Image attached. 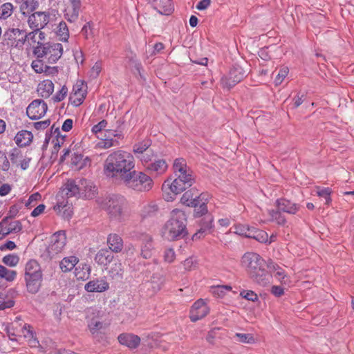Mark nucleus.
Listing matches in <instances>:
<instances>
[{"label": "nucleus", "mask_w": 354, "mask_h": 354, "mask_svg": "<svg viewBox=\"0 0 354 354\" xmlns=\"http://www.w3.org/2000/svg\"><path fill=\"white\" fill-rule=\"evenodd\" d=\"M88 182L86 178H77L69 179L63 184L57 194V203L54 209L57 214L62 216L64 219H70L73 214L72 204L68 203L67 198L86 196Z\"/></svg>", "instance_id": "1"}, {"label": "nucleus", "mask_w": 354, "mask_h": 354, "mask_svg": "<svg viewBox=\"0 0 354 354\" xmlns=\"http://www.w3.org/2000/svg\"><path fill=\"white\" fill-rule=\"evenodd\" d=\"M133 155L124 150L115 151L106 157L104 162V173L109 178L122 181L135 169Z\"/></svg>", "instance_id": "2"}, {"label": "nucleus", "mask_w": 354, "mask_h": 354, "mask_svg": "<svg viewBox=\"0 0 354 354\" xmlns=\"http://www.w3.org/2000/svg\"><path fill=\"white\" fill-rule=\"evenodd\" d=\"M95 203L105 209L113 219H123L129 215L128 201L121 194H109L105 196L98 197L95 200Z\"/></svg>", "instance_id": "3"}, {"label": "nucleus", "mask_w": 354, "mask_h": 354, "mask_svg": "<svg viewBox=\"0 0 354 354\" xmlns=\"http://www.w3.org/2000/svg\"><path fill=\"white\" fill-rule=\"evenodd\" d=\"M241 263L250 277L258 283L264 286L268 283L267 275L263 269L265 261L259 254L254 252H246L243 255Z\"/></svg>", "instance_id": "4"}, {"label": "nucleus", "mask_w": 354, "mask_h": 354, "mask_svg": "<svg viewBox=\"0 0 354 354\" xmlns=\"http://www.w3.org/2000/svg\"><path fill=\"white\" fill-rule=\"evenodd\" d=\"M24 280L28 292H39L43 281V273L40 264L35 259L29 260L25 265Z\"/></svg>", "instance_id": "5"}, {"label": "nucleus", "mask_w": 354, "mask_h": 354, "mask_svg": "<svg viewBox=\"0 0 354 354\" xmlns=\"http://www.w3.org/2000/svg\"><path fill=\"white\" fill-rule=\"evenodd\" d=\"M194 181L193 177L188 176L183 177L176 176V178L173 180L171 178L167 179L162 186L164 199L168 202L173 201L176 195L191 187Z\"/></svg>", "instance_id": "6"}, {"label": "nucleus", "mask_w": 354, "mask_h": 354, "mask_svg": "<svg viewBox=\"0 0 354 354\" xmlns=\"http://www.w3.org/2000/svg\"><path fill=\"white\" fill-rule=\"evenodd\" d=\"M106 125L107 122L103 120L92 128L93 133L99 140L95 144V148L109 149L119 145L115 138H120V135L115 130L105 129Z\"/></svg>", "instance_id": "7"}, {"label": "nucleus", "mask_w": 354, "mask_h": 354, "mask_svg": "<svg viewBox=\"0 0 354 354\" xmlns=\"http://www.w3.org/2000/svg\"><path fill=\"white\" fill-rule=\"evenodd\" d=\"M122 182L127 188L140 192L150 190L153 184L149 175L135 169Z\"/></svg>", "instance_id": "8"}, {"label": "nucleus", "mask_w": 354, "mask_h": 354, "mask_svg": "<svg viewBox=\"0 0 354 354\" xmlns=\"http://www.w3.org/2000/svg\"><path fill=\"white\" fill-rule=\"evenodd\" d=\"M4 44L11 48L22 50L26 42L25 30L9 28L3 34Z\"/></svg>", "instance_id": "9"}, {"label": "nucleus", "mask_w": 354, "mask_h": 354, "mask_svg": "<svg viewBox=\"0 0 354 354\" xmlns=\"http://www.w3.org/2000/svg\"><path fill=\"white\" fill-rule=\"evenodd\" d=\"M184 223H166L162 230V236L168 241L182 239L187 234Z\"/></svg>", "instance_id": "10"}, {"label": "nucleus", "mask_w": 354, "mask_h": 354, "mask_svg": "<svg viewBox=\"0 0 354 354\" xmlns=\"http://www.w3.org/2000/svg\"><path fill=\"white\" fill-rule=\"evenodd\" d=\"M66 243L65 232L59 231L55 232L50 238V243L47 248V252L50 258L60 253Z\"/></svg>", "instance_id": "11"}, {"label": "nucleus", "mask_w": 354, "mask_h": 354, "mask_svg": "<svg viewBox=\"0 0 354 354\" xmlns=\"http://www.w3.org/2000/svg\"><path fill=\"white\" fill-rule=\"evenodd\" d=\"M87 83L83 80H77L73 87L69 100L73 106H80L87 94Z\"/></svg>", "instance_id": "12"}, {"label": "nucleus", "mask_w": 354, "mask_h": 354, "mask_svg": "<svg viewBox=\"0 0 354 354\" xmlns=\"http://www.w3.org/2000/svg\"><path fill=\"white\" fill-rule=\"evenodd\" d=\"M48 106L46 103L40 99L33 100L26 109V114L28 117L36 120L42 118L46 113Z\"/></svg>", "instance_id": "13"}, {"label": "nucleus", "mask_w": 354, "mask_h": 354, "mask_svg": "<svg viewBox=\"0 0 354 354\" xmlns=\"http://www.w3.org/2000/svg\"><path fill=\"white\" fill-rule=\"evenodd\" d=\"M245 76L243 68L240 66H234L230 69L227 75L221 78L222 86L230 88L241 82Z\"/></svg>", "instance_id": "14"}, {"label": "nucleus", "mask_w": 354, "mask_h": 354, "mask_svg": "<svg viewBox=\"0 0 354 354\" xmlns=\"http://www.w3.org/2000/svg\"><path fill=\"white\" fill-rule=\"evenodd\" d=\"M49 21L50 15L46 12H35L28 19V24L31 29H42Z\"/></svg>", "instance_id": "15"}, {"label": "nucleus", "mask_w": 354, "mask_h": 354, "mask_svg": "<svg viewBox=\"0 0 354 354\" xmlns=\"http://www.w3.org/2000/svg\"><path fill=\"white\" fill-rule=\"evenodd\" d=\"M209 308L205 301L202 299L197 300L190 310V319L192 322H196L209 313Z\"/></svg>", "instance_id": "16"}, {"label": "nucleus", "mask_w": 354, "mask_h": 354, "mask_svg": "<svg viewBox=\"0 0 354 354\" xmlns=\"http://www.w3.org/2000/svg\"><path fill=\"white\" fill-rule=\"evenodd\" d=\"M203 199V196L195 188H192L183 194L180 202L186 206L196 207Z\"/></svg>", "instance_id": "17"}, {"label": "nucleus", "mask_w": 354, "mask_h": 354, "mask_svg": "<svg viewBox=\"0 0 354 354\" xmlns=\"http://www.w3.org/2000/svg\"><path fill=\"white\" fill-rule=\"evenodd\" d=\"M148 3L162 15H169L174 10V6L171 0H147Z\"/></svg>", "instance_id": "18"}, {"label": "nucleus", "mask_w": 354, "mask_h": 354, "mask_svg": "<svg viewBox=\"0 0 354 354\" xmlns=\"http://www.w3.org/2000/svg\"><path fill=\"white\" fill-rule=\"evenodd\" d=\"M63 46L59 43H47L46 59L50 64L55 63L62 55Z\"/></svg>", "instance_id": "19"}, {"label": "nucleus", "mask_w": 354, "mask_h": 354, "mask_svg": "<svg viewBox=\"0 0 354 354\" xmlns=\"http://www.w3.org/2000/svg\"><path fill=\"white\" fill-rule=\"evenodd\" d=\"M168 169V165L165 159L158 158L153 160L145 169L147 172L157 176H160L165 174Z\"/></svg>", "instance_id": "20"}, {"label": "nucleus", "mask_w": 354, "mask_h": 354, "mask_svg": "<svg viewBox=\"0 0 354 354\" xmlns=\"http://www.w3.org/2000/svg\"><path fill=\"white\" fill-rule=\"evenodd\" d=\"M80 5V0H69L65 8V17L68 21L72 22L77 19Z\"/></svg>", "instance_id": "21"}, {"label": "nucleus", "mask_w": 354, "mask_h": 354, "mask_svg": "<svg viewBox=\"0 0 354 354\" xmlns=\"http://www.w3.org/2000/svg\"><path fill=\"white\" fill-rule=\"evenodd\" d=\"M270 272H273L274 277L282 284L288 285L290 283V277L286 274L284 269L272 261L268 264Z\"/></svg>", "instance_id": "22"}, {"label": "nucleus", "mask_w": 354, "mask_h": 354, "mask_svg": "<svg viewBox=\"0 0 354 354\" xmlns=\"http://www.w3.org/2000/svg\"><path fill=\"white\" fill-rule=\"evenodd\" d=\"M118 339L120 344L129 348H135L140 343V338L132 333H122L118 336Z\"/></svg>", "instance_id": "23"}, {"label": "nucleus", "mask_w": 354, "mask_h": 354, "mask_svg": "<svg viewBox=\"0 0 354 354\" xmlns=\"http://www.w3.org/2000/svg\"><path fill=\"white\" fill-rule=\"evenodd\" d=\"M174 172L175 176H192V171L187 165L186 160L184 158H178L175 159L173 165Z\"/></svg>", "instance_id": "24"}, {"label": "nucleus", "mask_w": 354, "mask_h": 354, "mask_svg": "<svg viewBox=\"0 0 354 354\" xmlns=\"http://www.w3.org/2000/svg\"><path fill=\"white\" fill-rule=\"evenodd\" d=\"M114 257L108 250H100L95 257V262L102 266L105 270L108 269V266L113 261Z\"/></svg>", "instance_id": "25"}, {"label": "nucleus", "mask_w": 354, "mask_h": 354, "mask_svg": "<svg viewBox=\"0 0 354 354\" xmlns=\"http://www.w3.org/2000/svg\"><path fill=\"white\" fill-rule=\"evenodd\" d=\"M159 214L158 207L154 202H150L144 205L140 212V215L143 219L156 218Z\"/></svg>", "instance_id": "26"}, {"label": "nucleus", "mask_w": 354, "mask_h": 354, "mask_svg": "<svg viewBox=\"0 0 354 354\" xmlns=\"http://www.w3.org/2000/svg\"><path fill=\"white\" fill-rule=\"evenodd\" d=\"M140 250V254L144 259H149L153 256L154 247L150 236H144Z\"/></svg>", "instance_id": "27"}, {"label": "nucleus", "mask_w": 354, "mask_h": 354, "mask_svg": "<svg viewBox=\"0 0 354 354\" xmlns=\"http://www.w3.org/2000/svg\"><path fill=\"white\" fill-rule=\"evenodd\" d=\"M21 230V223H0V240L10 233H16Z\"/></svg>", "instance_id": "28"}, {"label": "nucleus", "mask_w": 354, "mask_h": 354, "mask_svg": "<svg viewBox=\"0 0 354 354\" xmlns=\"http://www.w3.org/2000/svg\"><path fill=\"white\" fill-rule=\"evenodd\" d=\"M109 288V283L104 277L90 281V292H103Z\"/></svg>", "instance_id": "29"}, {"label": "nucleus", "mask_w": 354, "mask_h": 354, "mask_svg": "<svg viewBox=\"0 0 354 354\" xmlns=\"http://www.w3.org/2000/svg\"><path fill=\"white\" fill-rule=\"evenodd\" d=\"M53 91L54 84L50 80H44L38 84L37 93L42 97L47 98L50 97Z\"/></svg>", "instance_id": "30"}, {"label": "nucleus", "mask_w": 354, "mask_h": 354, "mask_svg": "<svg viewBox=\"0 0 354 354\" xmlns=\"http://www.w3.org/2000/svg\"><path fill=\"white\" fill-rule=\"evenodd\" d=\"M107 244L109 248L113 252H120L123 248V241L122 238L116 234H111L109 235Z\"/></svg>", "instance_id": "31"}, {"label": "nucleus", "mask_w": 354, "mask_h": 354, "mask_svg": "<svg viewBox=\"0 0 354 354\" xmlns=\"http://www.w3.org/2000/svg\"><path fill=\"white\" fill-rule=\"evenodd\" d=\"M33 138L32 133L27 130L19 131L15 137V143L19 147H26L29 145Z\"/></svg>", "instance_id": "32"}, {"label": "nucleus", "mask_w": 354, "mask_h": 354, "mask_svg": "<svg viewBox=\"0 0 354 354\" xmlns=\"http://www.w3.org/2000/svg\"><path fill=\"white\" fill-rule=\"evenodd\" d=\"M20 332L27 340L30 346L37 347L39 345V341L35 337V334L30 325L25 324L21 328Z\"/></svg>", "instance_id": "33"}, {"label": "nucleus", "mask_w": 354, "mask_h": 354, "mask_svg": "<svg viewBox=\"0 0 354 354\" xmlns=\"http://www.w3.org/2000/svg\"><path fill=\"white\" fill-rule=\"evenodd\" d=\"M277 206L279 211L295 214L298 209L296 204L291 203L290 201L281 198L277 201Z\"/></svg>", "instance_id": "34"}, {"label": "nucleus", "mask_w": 354, "mask_h": 354, "mask_svg": "<svg viewBox=\"0 0 354 354\" xmlns=\"http://www.w3.org/2000/svg\"><path fill=\"white\" fill-rule=\"evenodd\" d=\"M77 262L78 259L75 256L65 257L60 261L59 267L62 272H67L72 270Z\"/></svg>", "instance_id": "35"}, {"label": "nucleus", "mask_w": 354, "mask_h": 354, "mask_svg": "<svg viewBox=\"0 0 354 354\" xmlns=\"http://www.w3.org/2000/svg\"><path fill=\"white\" fill-rule=\"evenodd\" d=\"M109 273L112 278H121L123 274V268L121 261L118 259H114L109 269Z\"/></svg>", "instance_id": "36"}, {"label": "nucleus", "mask_w": 354, "mask_h": 354, "mask_svg": "<svg viewBox=\"0 0 354 354\" xmlns=\"http://www.w3.org/2000/svg\"><path fill=\"white\" fill-rule=\"evenodd\" d=\"M151 142L149 140H142L133 145L132 151L135 155V157L138 158L139 156L149 150Z\"/></svg>", "instance_id": "37"}, {"label": "nucleus", "mask_w": 354, "mask_h": 354, "mask_svg": "<svg viewBox=\"0 0 354 354\" xmlns=\"http://www.w3.org/2000/svg\"><path fill=\"white\" fill-rule=\"evenodd\" d=\"M234 232L245 237H248V232H250V231H253L254 227H250L247 223H236L234 225Z\"/></svg>", "instance_id": "38"}, {"label": "nucleus", "mask_w": 354, "mask_h": 354, "mask_svg": "<svg viewBox=\"0 0 354 354\" xmlns=\"http://www.w3.org/2000/svg\"><path fill=\"white\" fill-rule=\"evenodd\" d=\"M154 156V151L149 149L136 158L140 162L142 165L146 169L147 166L153 161Z\"/></svg>", "instance_id": "39"}, {"label": "nucleus", "mask_w": 354, "mask_h": 354, "mask_svg": "<svg viewBox=\"0 0 354 354\" xmlns=\"http://www.w3.org/2000/svg\"><path fill=\"white\" fill-rule=\"evenodd\" d=\"M56 34L59 37V40L66 41L69 37L68 28L64 21L59 22L56 29Z\"/></svg>", "instance_id": "40"}, {"label": "nucleus", "mask_w": 354, "mask_h": 354, "mask_svg": "<svg viewBox=\"0 0 354 354\" xmlns=\"http://www.w3.org/2000/svg\"><path fill=\"white\" fill-rule=\"evenodd\" d=\"M248 232V238H252L261 243H266L268 241V236L266 232L257 230L255 227L253 231Z\"/></svg>", "instance_id": "41"}, {"label": "nucleus", "mask_w": 354, "mask_h": 354, "mask_svg": "<svg viewBox=\"0 0 354 354\" xmlns=\"http://www.w3.org/2000/svg\"><path fill=\"white\" fill-rule=\"evenodd\" d=\"M317 194L325 200V204L329 205L332 201L330 194L332 190L329 187H317Z\"/></svg>", "instance_id": "42"}, {"label": "nucleus", "mask_w": 354, "mask_h": 354, "mask_svg": "<svg viewBox=\"0 0 354 354\" xmlns=\"http://www.w3.org/2000/svg\"><path fill=\"white\" fill-rule=\"evenodd\" d=\"M16 277V271L9 270L5 266L0 265V278L4 279L7 281H12L15 279Z\"/></svg>", "instance_id": "43"}, {"label": "nucleus", "mask_w": 354, "mask_h": 354, "mask_svg": "<svg viewBox=\"0 0 354 354\" xmlns=\"http://www.w3.org/2000/svg\"><path fill=\"white\" fill-rule=\"evenodd\" d=\"M232 287L230 286H216L211 288V292L215 297H223L226 292H230Z\"/></svg>", "instance_id": "44"}, {"label": "nucleus", "mask_w": 354, "mask_h": 354, "mask_svg": "<svg viewBox=\"0 0 354 354\" xmlns=\"http://www.w3.org/2000/svg\"><path fill=\"white\" fill-rule=\"evenodd\" d=\"M15 304L12 299H10L5 293L0 292V310L12 308Z\"/></svg>", "instance_id": "45"}, {"label": "nucleus", "mask_w": 354, "mask_h": 354, "mask_svg": "<svg viewBox=\"0 0 354 354\" xmlns=\"http://www.w3.org/2000/svg\"><path fill=\"white\" fill-rule=\"evenodd\" d=\"M2 262L9 267H15L19 262V257L17 254H10L3 257Z\"/></svg>", "instance_id": "46"}, {"label": "nucleus", "mask_w": 354, "mask_h": 354, "mask_svg": "<svg viewBox=\"0 0 354 354\" xmlns=\"http://www.w3.org/2000/svg\"><path fill=\"white\" fill-rule=\"evenodd\" d=\"M13 10V6L10 3H5L0 6V19H6L9 17Z\"/></svg>", "instance_id": "47"}, {"label": "nucleus", "mask_w": 354, "mask_h": 354, "mask_svg": "<svg viewBox=\"0 0 354 354\" xmlns=\"http://www.w3.org/2000/svg\"><path fill=\"white\" fill-rule=\"evenodd\" d=\"M187 218L185 212L180 209H174L171 212L170 221H185Z\"/></svg>", "instance_id": "48"}, {"label": "nucleus", "mask_w": 354, "mask_h": 354, "mask_svg": "<svg viewBox=\"0 0 354 354\" xmlns=\"http://www.w3.org/2000/svg\"><path fill=\"white\" fill-rule=\"evenodd\" d=\"M236 340L241 343L244 344H254L255 339L252 334L250 333H236L234 335Z\"/></svg>", "instance_id": "49"}, {"label": "nucleus", "mask_w": 354, "mask_h": 354, "mask_svg": "<svg viewBox=\"0 0 354 354\" xmlns=\"http://www.w3.org/2000/svg\"><path fill=\"white\" fill-rule=\"evenodd\" d=\"M87 158L83 159V156L81 153L75 152L72 157V164L76 167V169H81L85 165V161Z\"/></svg>", "instance_id": "50"}, {"label": "nucleus", "mask_w": 354, "mask_h": 354, "mask_svg": "<svg viewBox=\"0 0 354 354\" xmlns=\"http://www.w3.org/2000/svg\"><path fill=\"white\" fill-rule=\"evenodd\" d=\"M75 274L78 280L86 281L88 279V267L85 266L81 268L80 266L75 268Z\"/></svg>", "instance_id": "51"}, {"label": "nucleus", "mask_w": 354, "mask_h": 354, "mask_svg": "<svg viewBox=\"0 0 354 354\" xmlns=\"http://www.w3.org/2000/svg\"><path fill=\"white\" fill-rule=\"evenodd\" d=\"M55 133H57V135H56V139L53 140V143L54 144L53 153H57L60 147L64 142V139H65L66 136L59 135L60 132H59V130L58 128H57L55 129Z\"/></svg>", "instance_id": "52"}, {"label": "nucleus", "mask_w": 354, "mask_h": 354, "mask_svg": "<svg viewBox=\"0 0 354 354\" xmlns=\"http://www.w3.org/2000/svg\"><path fill=\"white\" fill-rule=\"evenodd\" d=\"M205 223L206 224V225L204 227H201V229L193 235V236H192L193 240L199 239L202 236H203L210 232L211 229L212 228V223Z\"/></svg>", "instance_id": "53"}, {"label": "nucleus", "mask_w": 354, "mask_h": 354, "mask_svg": "<svg viewBox=\"0 0 354 354\" xmlns=\"http://www.w3.org/2000/svg\"><path fill=\"white\" fill-rule=\"evenodd\" d=\"M289 73V68L287 66H283L280 68L277 77L274 79L276 86L280 85Z\"/></svg>", "instance_id": "54"}, {"label": "nucleus", "mask_w": 354, "mask_h": 354, "mask_svg": "<svg viewBox=\"0 0 354 354\" xmlns=\"http://www.w3.org/2000/svg\"><path fill=\"white\" fill-rule=\"evenodd\" d=\"M10 169V162L5 151L0 150V169L7 171Z\"/></svg>", "instance_id": "55"}, {"label": "nucleus", "mask_w": 354, "mask_h": 354, "mask_svg": "<svg viewBox=\"0 0 354 354\" xmlns=\"http://www.w3.org/2000/svg\"><path fill=\"white\" fill-rule=\"evenodd\" d=\"M163 259L165 262L171 263L176 259V253L172 248H166L163 252Z\"/></svg>", "instance_id": "56"}, {"label": "nucleus", "mask_w": 354, "mask_h": 354, "mask_svg": "<svg viewBox=\"0 0 354 354\" xmlns=\"http://www.w3.org/2000/svg\"><path fill=\"white\" fill-rule=\"evenodd\" d=\"M22 158V153L17 149H12L10 153L11 162L14 165H16L17 166H19V161L21 160Z\"/></svg>", "instance_id": "57"}, {"label": "nucleus", "mask_w": 354, "mask_h": 354, "mask_svg": "<svg viewBox=\"0 0 354 354\" xmlns=\"http://www.w3.org/2000/svg\"><path fill=\"white\" fill-rule=\"evenodd\" d=\"M102 69V62L97 61L90 70V79L97 78Z\"/></svg>", "instance_id": "58"}, {"label": "nucleus", "mask_w": 354, "mask_h": 354, "mask_svg": "<svg viewBox=\"0 0 354 354\" xmlns=\"http://www.w3.org/2000/svg\"><path fill=\"white\" fill-rule=\"evenodd\" d=\"M46 64H44L43 61L38 59L32 61L31 66L32 69L37 73H41L44 71Z\"/></svg>", "instance_id": "59"}, {"label": "nucleus", "mask_w": 354, "mask_h": 354, "mask_svg": "<svg viewBox=\"0 0 354 354\" xmlns=\"http://www.w3.org/2000/svg\"><path fill=\"white\" fill-rule=\"evenodd\" d=\"M46 52V44H38L33 50V53L38 59L45 57Z\"/></svg>", "instance_id": "60"}, {"label": "nucleus", "mask_w": 354, "mask_h": 354, "mask_svg": "<svg viewBox=\"0 0 354 354\" xmlns=\"http://www.w3.org/2000/svg\"><path fill=\"white\" fill-rule=\"evenodd\" d=\"M194 214L196 217H201L207 212V207L205 202H200V203L194 207Z\"/></svg>", "instance_id": "61"}, {"label": "nucleus", "mask_w": 354, "mask_h": 354, "mask_svg": "<svg viewBox=\"0 0 354 354\" xmlns=\"http://www.w3.org/2000/svg\"><path fill=\"white\" fill-rule=\"evenodd\" d=\"M184 268L186 270H192L196 267L197 260L194 257H189L183 262Z\"/></svg>", "instance_id": "62"}, {"label": "nucleus", "mask_w": 354, "mask_h": 354, "mask_svg": "<svg viewBox=\"0 0 354 354\" xmlns=\"http://www.w3.org/2000/svg\"><path fill=\"white\" fill-rule=\"evenodd\" d=\"M240 295L242 297L249 301H255L258 299L257 295L252 290H243Z\"/></svg>", "instance_id": "63"}, {"label": "nucleus", "mask_w": 354, "mask_h": 354, "mask_svg": "<svg viewBox=\"0 0 354 354\" xmlns=\"http://www.w3.org/2000/svg\"><path fill=\"white\" fill-rule=\"evenodd\" d=\"M67 93H68L67 87L65 86H63L62 87V88L60 89V91L53 96L54 101L55 102H61L62 100H63L65 98V97L67 95Z\"/></svg>", "instance_id": "64"}]
</instances>
